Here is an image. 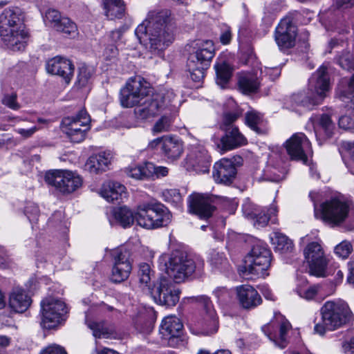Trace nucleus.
Segmentation results:
<instances>
[{
	"label": "nucleus",
	"instance_id": "6ab92c4d",
	"mask_svg": "<svg viewBox=\"0 0 354 354\" xmlns=\"http://www.w3.org/2000/svg\"><path fill=\"white\" fill-rule=\"evenodd\" d=\"M284 145L292 160L301 161L304 164L307 163V153L311 151V144L304 133L293 134Z\"/></svg>",
	"mask_w": 354,
	"mask_h": 354
},
{
	"label": "nucleus",
	"instance_id": "37998d69",
	"mask_svg": "<svg viewBox=\"0 0 354 354\" xmlns=\"http://www.w3.org/2000/svg\"><path fill=\"white\" fill-rule=\"evenodd\" d=\"M271 239L276 252L286 254L293 250L292 241L280 232H274Z\"/></svg>",
	"mask_w": 354,
	"mask_h": 354
},
{
	"label": "nucleus",
	"instance_id": "bf43d9fd",
	"mask_svg": "<svg viewBox=\"0 0 354 354\" xmlns=\"http://www.w3.org/2000/svg\"><path fill=\"white\" fill-rule=\"evenodd\" d=\"M338 63L342 68L350 70L354 65L353 55L349 52H346L339 57Z\"/></svg>",
	"mask_w": 354,
	"mask_h": 354
},
{
	"label": "nucleus",
	"instance_id": "680f3d73",
	"mask_svg": "<svg viewBox=\"0 0 354 354\" xmlns=\"http://www.w3.org/2000/svg\"><path fill=\"white\" fill-rule=\"evenodd\" d=\"M261 73L265 74L274 80L277 78L281 74V68L279 66L268 67L265 66L263 68H261Z\"/></svg>",
	"mask_w": 354,
	"mask_h": 354
},
{
	"label": "nucleus",
	"instance_id": "603ef678",
	"mask_svg": "<svg viewBox=\"0 0 354 354\" xmlns=\"http://www.w3.org/2000/svg\"><path fill=\"white\" fill-rule=\"evenodd\" d=\"M24 212L30 222H35L38 220L39 209L37 204L32 202L27 203L24 209Z\"/></svg>",
	"mask_w": 354,
	"mask_h": 354
},
{
	"label": "nucleus",
	"instance_id": "a18cd8bd",
	"mask_svg": "<svg viewBox=\"0 0 354 354\" xmlns=\"http://www.w3.org/2000/svg\"><path fill=\"white\" fill-rule=\"evenodd\" d=\"M93 73V70L91 67H88L86 65L80 66L79 68L77 79L75 82L76 86L79 88L86 86L89 83Z\"/></svg>",
	"mask_w": 354,
	"mask_h": 354
},
{
	"label": "nucleus",
	"instance_id": "6e6552de",
	"mask_svg": "<svg viewBox=\"0 0 354 354\" xmlns=\"http://www.w3.org/2000/svg\"><path fill=\"white\" fill-rule=\"evenodd\" d=\"M329 88L327 68L322 66L309 79L308 89L311 92V95L306 96L304 93H297L292 96V100L295 104L309 109L311 105L319 104V101L326 97Z\"/></svg>",
	"mask_w": 354,
	"mask_h": 354
},
{
	"label": "nucleus",
	"instance_id": "338daca9",
	"mask_svg": "<svg viewBox=\"0 0 354 354\" xmlns=\"http://www.w3.org/2000/svg\"><path fill=\"white\" fill-rule=\"evenodd\" d=\"M238 115L236 113H227L225 114L223 124L226 128L234 127L232 123L237 119Z\"/></svg>",
	"mask_w": 354,
	"mask_h": 354
},
{
	"label": "nucleus",
	"instance_id": "4c0bfd02",
	"mask_svg": "<svg viewBox=\"0 0 354 354\" xmlns=\"http://www.w3.org/2000/svg\"><path fill=\"white\" fill-rule=\"evenodd\" d=\"M15 120L17 123H23L21 127L15 129V131L24 138L32 137L40 129L33 118L17 117Z\"/></svg>",
	"mask_w": 354,
	"mask_h": 354
},
{
	"label": "nucleus",
	"instance_id": "ea45409f",
	"mask_svg": "<svg viewBox=\"0 0 354 354\" xmlns=\"http://www.w3.org/2000/svg\"><path fill=\"white\" fill-rule=\"evenodd\" d=\"M216 71V84L221 88H224L229 82L233 68L228 62L225 60H219L214 65Z\"/></svg>",
	"mask_w": 354,
	"mask_h": 354
},
{
	"label": "nucleus",
	"instance_id": "de8ad7c7",
	"mask_svg": "<svg viewBox=\"0 0 354 354\" xmlns=\"http://www.w3.org/2000/svg\"><path fill=\"white\" fill-rule=\"evenodd\" d=\"M261 117L259 113L253 111H248L245 114V123L253 131L257 133H260L261 131L259 126L261 123Z\"/></svg>",
	"mask_w": 354,
	"mask_h": 354
},
{
	"label": "nucleus",
	"instance_id": "3c124183",
	"mask_svg": "<svg viewBox=\"0 0 354 354\" xmlns=\"http://www.w3.org/2000/svg\"><path fill=\"white\" fill-rule=\"evenodd\" d=\"M319 289V286L314 285L306 288H297V293L298 295L306 300H311L315 297Z\"/></svg>",
	"mask_w": 354,
	"mask_h": 354
},
{
	"label": "nucleus",
	"instance_id": "cd10ccee",
	"mask_svg": "<svg viewBox=\"0 0 354 354\" xmlns=\"http://www.w3.org/2000/svg\"><path fill=\"white\" fill-rule=\"evenodd\" d=\"M46 70L49 73L62 77L68 84L73 75L74 66L69 59L57 56L48 61Z\"/></svg>",
	"mask_w": 354,
	"mask_h": 354
},
{
	"label": "nucleus",
	"instance_id": "e433bc0d",
	"mask_svg": "<svg viewBox=\"0 0 354 354\" xmlns=\"http://www.w3.org/2000/svg\"><path fill=\"white\" fill-rule=\"evenodd\" d=\"M238 86L242 93L249 94L258 90L259 81L257 75L253 73H240L238 77Z\"/></svg>",
	"mask_w": 354,
	"mask_h": 354
},
{
	"label": "nucleus",
	"instance_id": "0eeeda50",
	"mask_svg": "<svg viewBox=\"0 0 354 354\" xmlns=\"http://www.w3.org/2000/svg\"><path fill=\"white\" fill-rule=\"evenodd\" d=\"M271 258L272 253L267 245L257 243L246 257L245 265L240 267L239 272L245 279L265 277L268 274L267 270L270 266Z\"/></svg>",
	"mask_w": 354,
	"mask_h": 354
},
{
	"label": "nucleus",
	"instance_id": "a19ab883",
	"mask_svg": "<svg viewBox=\"0 0 354 354\" xmlns=\"http://www.w3.org/2000/svg\"><path fill=\"white\" fill-rule=\"evenodd\" d=\"M335 124L327 114H322L319 117L315 124V131L317 138L323 133L326 138H330L333 135Z\"/></svg>",
	"mask_w": 354,
	"mask_h": 354
},
{
	"label": "nucleus",
	"instance_id": "e2e57ef3",
	"mask_svg": "<svg viewBox=\"0 0 354 354\" xmlns=\"http://www.w3.org/2000/svg\"><path fill=\"white\" fill-rule=\"evenodd\" d=\"M338 124L341 129L345 130L353 131L354 129V120L347 115L340 117Z\"/></svg>",
	"mask_w": 354,
	"mask_h": 354
},
{
	"label": "nucleus",
	"instance_id": "0e129e2a",
	"mask_svg": "<svg viewBox=\"0 0 354 354\" xmlns=\"http://www.w3.org/2000/svg\"><path fill=\"white\" fill-rule=\"evenodd\" d=\"M40 354H67L64 348L53 344L44 348Z\"/></svg>",
	"mask_w": 354,
	"mask_h": 354
},
{
	"label": "nucleus",
	"instance_id": "423d86ee",
	"mask_svg": "<svg viewBox=\"0 0 354 354\" xmlns=\"http://www.w3.org/2000/svg\"><path fill=\"white\" fill-rule=\"evenodd\" d=\"M317 194L310 192L309 196L314 203L315 216L324 223L332 226L341 225L348 215L350 204L348 201L338 198H333L317 206L315 196Z\"/></svg>",
	"mask_w": 354,
	"mask_h": 354
},
{
	"label": "nucleus",
	"instance_id": "20e7f679",
	"mask_svg": "<svg viewBox=\"0 0 354 354\" xmlns=\"http://www.w3.org/2000/svg\"><path fill=\"white\" fill-rule=\"evenodd\" d=\"M193 49L188 57L187 67L191 79L195 82H201L214 57L215 47L212 41L204 40L195 42Z\"/></svg>",
	"mask_w": 354,
	"mask_h": 354
},
{
	"label": "nucleus",
	"instance_id": "774afa93",
	"mask_svg": "<svg viewBox=\"0 0 354 354\" xmlns=\"http://www.w3.org/2000/svg\"><path fill=\"white\" fill-rule=\"evenodd\" d=\"M232 39V32L230 27L225 26L220 36L221 42L224 44H228Z\"/></svg>",
	"mask_w": 354,
	"mask_h": 354
},
{
	"label": "nucleus",
	"instance_id": "f257e3e1",
	"mask_svg": "<svg viewBox=\"0 0 354 354\" xmlns=\"http://www.w3.org/2000/svg\"><path fill=\"white\" fill-rule=\"evenodd\" d=\"M176 25L169 10L150 11L138 26L135 34L152 55L164 57L165 50L174 42Z\"/></svg>",
	"mask_w": 354,
	"mask_h": 354
},
{
	"label": "nucleus",
	"instance_id": "58836bf2",
	"mask_svg": "<svg viewBox=\"0 0 354 354\" xmlns=\"http://www.w3.org/2000/svg\"><path fill=\"white\" fill-rule=\"evenodd\" d=\"M104 9L109 19H121L125 15V3L123 0H104Z\"/></svg>",
	"mask_w": 354,
	"mask_h": 354
},
{
	"label": "nucleus",
	"instance_id": "69168bd1",
	"mask_svg": "<svg viewBox=\"0 0 354 354\" xmlns=\"http://www.w3.org/2000/svg\"><path fill=\"white\" fill-rule=\"evenodd\" d=\"M344 146L348 155L351 156V162L350 163V171L353 174H354V141L345 142Z\"/></svg>",
	"mask_w": 354,
	"mask_h": 354
},
{
	"label": "nucleus",
	"instance_id": "393cba45",
	"mask_svg": "<svg viewBox=\"0 0 354 354\" xmlns=\"http://www.w3.org/2000/svg\"><path fill=\"white\" fill-rule=\"evenodd\" d=\"M44 21L66 35H74L77 32L76 25L67 17H62L55 9H48L45 14Z\"/></svg>",
	"mask_w": 354,
	"mask_h": 354
},
{
	"label": "nucleus",
	"instance_id": "7c9ffc66",
	"mask_svg": "<svg viewBox=\"0 0 354 354\" xmlns=\"http://www.w3.org/2000/svg\"><path fill=\"white\" fill-rule=\"evenodd\" d=\"M100 195L109 202L119 201L127 197L126 187L118 182H106L101 188Z\"/></svg>",
	"mask_w": 354,
	"mask_h": 354
},
{
	"label": "nucleus",
	"instance_id": "72a5a7b5",
	"mask_svg": "<svg viewBox=\"0 0 354 354\" xmlns=\"http://www.w3.org/2000/svg\"><path fill=\"white\" fill-rule=\"evenodd\" d=\"M162 151L168 159L176 160L182 154L183 145L182 142L176 137H163Z\"/></svg>",
	"mask_w": 354,
	"mask_h": 354
},
{
	"label": "nucleus",
	"instance_id": "39448f33",
	"mask_svg": "<svg viewBox=\"0 0 354 354\" xmlns=\"http://www.w3.org/2000/svg\"><path fill=\"white\" fill-rule=\"evenodd\" d=\"M159 263L175 283L185 281L196 270L194 260L185 252L178 250L162 254L159 258Z\"/></svg>",
	"mask_w": 354,
	"mask_h": 354
},
{
	"label": "nucleus",
	"instance_id": "ddd939ff",
	"mask_svg": "<svg viewBox=\"0 0 354 354\" xmlns=\"http://www.w3.org/2000/svg\"><path fill=\"white\" fill-rule=\"evenodd\" d=\"M91 127V118L85 109L80 110L75 115L63 119L62 131L73 142H81Z\"/></svg>",
	"mask_w": 354,
	"mask_h": 354
},
{
	"label": "nucleus",
	"instance_id": "a211bd4d",
	"mask_svg": "<svg viewBox=\"0 0 354 354\" xmlns=\"http://www.w3.org/2000/svg\"><path fill=\"white\" fill-rule=\"evenodd\" d=\"M180 294L179 288L166 278L161 279L158 286L151 291V296L156 303L168 307L176 305Z\"/></svg>",
	"mask_w": 354,
	"mask_h": 354
},
{
	"label": "nucleus",
	"instance_id": "c756f323",
	"mask_svg": "<svg viewBox=\"0 0 354 354\" xmlns=\"http://www.w3.org/2000/svg\"><path fill=\"white\" fill-rule=\"evenodd\" d=\"M247 144V139L237 127L225 129V135L221 139V149L229 151Z\"/></svg>",
	"mask_w": 354,
	"mask_h": 354
},
{
	"label": "nucleus",
	"instance_id": "a878e982",
	"mask_svg": "<svg viewBox=\"0 0 354 354\" xmlns=\"http://www.w3.org/2000/svg\"><path fill=\"white\" fill-rule=\"evenodd\" d=\"M236 169L234 162L228 158H222L213 167V178L217 183L230 185L235 178Z\"/></svg>",
	"mask_w": 354,
	"mask_h": 354
},
{
	"label": "nucleus",
	"instance_id": "8fccbe9b",
	"mask_svg": "<svg viewBox=\"0 0 354 354\" xmlns=\"http://www.w3.org/2000/svg\"><path fill=\"white\" fill-rule=\"evenodd\" d=\"M138 276L140 282L146 286L150 287V281L153 276L151 268L147 263H141L139 266Z\"/></svg>",
	"mask_w": 354,
	"mask_h": 354
},
{
	"label": "nucleus",
	"instance_id": "473e14b6",
	"mask_svg": "<svg viewBox=\"0 0 354 354\" xmlns=\"http://www.w3.org/2000/svg\"><path fill=\"white\" fill-rule=\"evenodd\" d=\"M24 26L22 12L19 8L5 9L0 15V28Z\"/></svg>",
	"mask_w": 354,
	"mask_h": 354
},
{
	"label": "nucleus",
	"instance_id": "c85d7f7f",
	"mask_svg": "<svg viewBox=\"0 0 354 354\" xmlns=\"http://www.w3.org/2000/svg\"><path fill=\"white\" fill-rule=\"evenodd\" d=\"M236 293L241 305L244 308H252L261 303V297L258 292L250 285H243L236 288Z\"/></svg>",
	"mask_w": 354,
	"mask_h": 354
},
{
	"label": "nucleus",
	"instance_id": "9b49d317",
	"mask_svg": "<svg viewBox=\"0 0 354 354\" xmlns=\"http://www.w3.org/2000/svg\"><path fill=\"white\" fill-rule=\"evenodd\" d=\"M151 93L149 84L141 77L130 78L120 90V104L129 108L140 103Z\"/></svg>",
	"mask_w": 354,
	"mask_h": 354
},
{
	"label": "nucleus",
	"instance_id": "4468645a",
	"mask_svg": "<svg viewBox=\"0 0 354 354\" xmlns=\"http://www.w3.org/2000/svg\"><path fill=\"white\" fill-rule=\"evenodd\" d=\"M45 181L64 194L76 191L82 183V178L78 175L66 170L47 172L45 175Z\"/></svg>",
	"mask_w": 354,
	"mask_h": 354
},
{
	"label": "nucleus",
	"instance_id": "79ce46f5",
	"mask_svg": "<svg viewBox=\"0 0 354 354\" xmlns=\"http://www.w3.org/2000/svg\"><path fill=\"white\" fill-rule=\"evenodd\" d=\"M152 162H146L134 167H129L126 169L128 176L136 180H145L151 178V172H153Z\"/></svg>",
	"mask_w": 354,
	"mask_h": 354
},
{
	"label": "nucleus",
	"instance_id": "f3484780",
	"mask_svg": "<svg viewBox=\"0 0 354 354\" xmlns=\"http://www.w3.org/2000/svg\"><path fill=\"white\" fill-rule=\"evenodd\" d=\"M243 212L246 217L253 221L254 225L257 228L266 226L269 221L272 223H276L277 221V207L274 204L269 208H261L257 205L246 203L243 205Z\"/></svg>",
	"mask_w": 354,
	"mask_h": 354
},
{
	"label": "nucleus",
	"instance_id": "1a4fd4ad",
	"mask_svg": "<svg viewBox=\"0 0 354 354\" xmlns=\"http://www.w3.org/2000/svg\"><path fill=\"white\" fill-rule=\"evenodd\" d=\"M176 95L171 89H163L158 92L149 94L134 109L137 120H145L154 117L167 108L174 102Z\"/></svg>",
	"mask_w": 354,
	"mask_h": 354
},
{
	"label": "nucleus",
	"instance_id": "c03bdc74",
	"mask_svg": "<svg viewBox=\"0 0 354 354\" xmlns=\"http://www.w3.org/2000/svg\"><path fill=\"white\" fill-rule=\"evenodd\" d=\"M275 170L276 169L274 167L272 166H267L265 169L261 171L262 174L256 172L254 178L258 182H279L283 179V176L281 173L277 174Z\"/></svg>",
	"mask_w": 354,
	"mask_h": 354
},
{
	"label": "nucleus",
	"instance_id": "2eb2a0df",
	"mask_svg": "<svg viewBox=\"0 0 354 354\" xmlns=\"http://www.w3.org/2000/svg\"><path fill=\"white\" fill-rule=\"evenodd\" d=\"M304 256L309 266V273L316 277H324L328 259L320 241L307 243L304 249Z\"/></svg>",
	"mask_w": 354,
	"mask_h": 354
},
{
	"label": "nucleus",
	"instance_id": "4d7b16f0",
	"mask_svg": "<svg viewBox=\"0 0 354 354\" xmlns=\"http://www.w3.org/2000/svg\"><path fill=\"white\" fill-rule=\"evenodd\" d=\"M209 262L214 268H219L221 266L225 263L226 259L223 253L214 250L210 253Z\"/></svg>",
	"mask_w": 354,
	"mask_h": 354
},
{
	"label": "nucleus",
	"instance_id": "bb28decb",
	"mask_svg": "<svg viewBox=\"0 0 354 354\" xmlns=\"http://www.w3.org/2000/svg\"><path fill=\"white\" fill-rule=\"evenodd\" d=\"M183 325L181 321L174 315L165 317L160 327V333L162 337L169 341L171 346L174 342L180 337L183 333Z\"/></svg>",
	"mask_w": 354,
	"mask_h": 354
},
{
	"label": "nucleus",
	"instance_id": "6e6d98bb",
	"mask_svg": "<svg viewBox=\"0 0 354 354\" xmlns=\"http://www.w3.org/2000/svg\"><path fill=\"white\" fill-rule=\"evenodd\" d=\"M17 96L15 93L8 94L3 97L2 103L6 106L17 111L21 107L20 104L17 102Z\"/></svg>",
	"mask_w": 354,
	"mask_h": 354
},
{
	"label": "nucleus",
	"instance_id": "13d9d810",
	"mask_svg": "<svg viewBox=\"0 0 354 354\" xmlns=\"http://www.w3.org/2000/svg\"><path fill=\"white\" fill-rule=\"evenodd\" d=\"M213 295L217 299L218 302L224 304L227 302L230 297V292L225 287H218L213 291Z\"/></svg>",
	"mask_w": 354,
	"mask_h": 354
},
{
	"label": "nucleus",
	"instance_id": "f704fd0d",
	"mask_svg": "<svg viewBox=\"0 0 354 354\" xmlns=\"http://www.w3.org/2000/svg\"><path fill=\"white\" fill-rule=\"evenodd\" d=\"M156 319V313L153 308H142L139 310L135 325L141 333L149 332Z\"/></svg>",
	"mask_w": 354,
	"mask_h": 354
},
{
	"label": "nucleus",
	"instance_id": "864d4df0",
	"mask_svg": "<svg viewBox=\"0 0 354 354\" xmlns=\"http://www.w3.org/2000/svg\"><path fill=\"white\" fill-rule=\"evenodd\" d=\"M171 124V119L167 116L161 117L154 124L153 131L162 133L169 130Z\"/></svg>",
	"mask_w": 354,
	"mask_h": 354
},
{
	"label": "nucleus",
	"instance_id": "4be33fe9",
	"mask_svg": "<svg viewBox=\"0 0 354 354\" xmlns=\"http://www.w3.org/2000/svg\"><path fill=\"white\" fill-rule=\"evenodd\" d=\"M297 26L290 18L281 20L275 30V41L281 50L292 48L297 36Z\"/></svg>",
	"mask_w": 354,
	"mask_h": 354
},
{
	"label": "nucleus",
	"instance_id": "052dcab7",
	"mask_svg": "<svg viewBox=\"0 0 354 354\" xmlns=\"http://www.w3.org/2000/svg\"><path fill=\"white\" fill-rule=\"evenodd\" d=\"M348 333V332L346 333L349 338L342 342V349L345 354H354V334L350 336Z\"/></svg>",
	"mask_w": 354,
	"mask_h": 354
},
{
	"label": "nucleus",
	"instance_id": "412c9836",
	"mask_svg": "<svg viewBox=\"0 0 354 354\" xmlns=\"http://www.w3.org/2000/svg\"><path fill=\"white\" fill-rule=\"evenodd\" d=\"M187 170L194 169L197 172L205 173L209 171L210 157L205 149L201 146H192L184 160Z\"/></svg>",
	"mask_w": 354,
	"mask_h": 354
},
{
	"label": "nucleus",
	"instance_id": "c9c22d12",
	"mask_svg": "<svg viewBox=\"0 0 354 354\" xmlns=\"http://www.w3.org/2000/svg\"><path fill=\"white\" fill-rule=\"evenodd\" d=\"M111 159L109 153L102 152L95 154L90 156L87 160L86 167L91 173L97 174L105 171L108 168L111 163Z\"/></svg>",
	"mask_w": 354,
	"mask_h": 354
},
{
	"label": "nucleus",
	"instance_id": "09e8293b",
	"mask_svg": "<svg viewBox=\"0 0 354 354\" xmlns=\"http://www.w3.org/2000/svg\"><path fill=\"white\" fill-rule=\"evenodd\" d=\"M86 323L88 327L93 331V335L94 337L100 338L102 337H106L108 335V329L104 326V323L90 322L88 319L87 315H86Z\"/></svg>",
	"mask_w": 354,
	"mask_h": 354
},
{
	"label": "nucleus",
	"instance_id": "49530a36",
	"mask_svg": "<svg viewBox=\"0 0 354 354\" xmlns=\"http://www.w3.org/2000/svg\"><path fill=\"white\" fill-rule=\"evenodd\" d=\"M163 200L174 206H180L183 202L182 196L177 189H167L162 192Z\"/></svg>",
	"mask_w": 354,
	"mask_h": 354
},
{
	"label": "nucleus",
	"instance_id": "5fc2aeb1",
	"mask_svg": "<svg viewBox=\"0 0 354 354\" xmlns=\"http://www.w3.org/2000/svg\"><path fill=\"white\" fill-rule=\"evenodd\" d=\"M352 250V245L348 241H342L335 248V253L342 259L347 258Z\"/></svg>",
	"mask_w": 354,
	"mask_h": 354
},
{
	"label": "nucleus",
	"instance_id": "f03ea898",
	"mask_svg": "<svg viewBox=\"0 0 354 354\" xmlns=\"http://www.w3.org/2000/svg\"><path fill=\"white\" fill-rule=\"evenodd\" d=\"M115 221L124 228L129 227L136 221L138 225L153 230L167 226L172 220L170 211L155 200L140 203L133 214L127 206L115 207L112 211Z\"/></svg>",
	"mask_w": 354,
	"mask_h": 354
},
{
	"label": "nucleus",
	"instance_id": "2f4dec72",
	"mask_svg": "<svg viewBox=\"0 0 354 354\" xmlns=\"http://www.w3.org/2000/svg\"><path fill=\"white\" fill-rule=\"evenodd\" d=\"M32 300L24 290L15 288L10 294L9 306L18 313L25 312L30 306Z\"/></svg>",
	"mask_w": 354,
	"mask_h": 354
},
{
	"label": "nucleus",
	"instance_id": "7ed1b4c3",
	"mask_svg": "<svg viewBox=\"0 0 354 354\" xmlns=\"http://www.w3.org/2000/svg\"><path fill=\"white\" fill-rule=\"evenodd\" d=\"M322 322L315 324L314 330L324 335L326 330L333 331L349 323L353 313L344 301H328L320 309Z\"/></svg>",
	"mask_w": 354,
	"mask_h": 354
},
{
	"label": "nucleus",
	"instance_id": "aec40b11",
	"mask_svg": "<svg viewBox=\"0 0 354 354\" xmlns=\"http://www.w3.org/2000/svg\"><path fill=\"white\" fill-rule=\"evenodd\" d=\"M112 256L114 262L111 279L115 283H120L129 277L132 270L130 252L127 249H117Z\"/></svg>",
	"mask_w": 354,
	"mask_h": 354
},
{
	"label": "nucleus",
	"instance_id": "f8f14e48",
	"mask_svg": "<svg viewBox=\"0 0 354 354\" xmlns=\"http://www.w3.org/2000/svg\"><path fill=\"white\" fill-rule=\"evenodd\" d=\"M226 197L218 196L209 194H193L189 197V210L201 218L210 217L218 205L228 203Z\"/></svg>",
	"mask_w": 354,
	"mask_h": 354
},
{
	"label": "nucleus",
	"instance_id": "dca6fc26",
	"mask_svg": "<svg viewBox=\"0 0 354 354\" xmlns=\"http://www.w3.org/2000/svg\"><path fill=\"white\" fill-rule=\"evenodd\" d=\"M290 327L288 321L279 313L274 314L273 320L262 327V330L277 346L284 348L288 344L287 334Z\"/></svg>",
	"mask_w": 354,
	"mask_h": 354
},
{
	"label": "nucleus",
	"instance_id": "9d476101",
	"mask_svg": "<svg viewBox=\"0 0 354 354\" xmlns=\"http://www.w3.org/2000/svg\"><path fill=\"white\" fill-rule=\"evenodd\" d=\"M68 313L64 301L54 297H46L41 301V325L44 328H53L66 319Z\"/></svg>",
	"mask_w": 354,
	"mask_h": 354
},
{
	"label": "nucleus",
	"instance_id": "5701e85b",
	"mask_svg": "<svg viewBox=\"0 0 354 354\" xmlns=\"http://www.w3.org/2000/svg\"><path fill=\"white\" fill-rule=\"evenodd\" d=\"M0 37L3 43L12 50H24L28 39L25 26L0 28Z\"/></svg>",
	"mask_w": 354,
	"mask_h": 354
},
{
	"label": "nucleus",
	"instance_id": "b1692460",
	"mask_svg": "<svg viewBox=\"0 0 354 354\" xmlns=\"http://www.w3.org/2000/svg\"><path fill=\"white\" fill-rule=\"evenodd\" d=\"M198 301L203 304L206 310V315L200 324L198 333L203 335H211L217 332L218 323L216 311L212 308V301L207 296H201Z\"/></svg>",
	"mask_w": 354,
	"mask_h": 354
}]
</instances>
